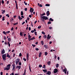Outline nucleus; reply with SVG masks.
<instances>
[{"label": "nucleus", "mask_w": 75, "mask_h": 75, "mask_svg": "<svg viewBox=\"0 0 75 75\" xmlns=\"http://www.w3.org/2000/svg\"><path fill=\"white\" fill-rule=\"evenodd\" d=\"M10 32V31H8L6 32V33H9Z\"/></svg>", "instance_id": "50"}, {"label": "nucleus", "mask_w": 75, "mask_h": 75, "mask_svg": "<svg viewBox=\"0 0 75 75\" xmlns=\"http://www.w3.org/2000/svg\"><path fill=\"white\" fill-rule=\"evenodd\" d=\"M4 40H6V36H4Z\"/></svg>", "instance_id": "44"}, {"label": "nucleus", "mask_w": 75, "mask_h": 75, "mask_svg": "<svg viewBox=\"0 0 75 75\" xmlns=\"http://www.w3.org/2000/svg\"><path fill=\"white\" fill-rule=\"evenodd\" d=\"M28 40L29 41H30V40H31V36H30V35H28Z\"/></svg>", "instance_id": "12"}, {"label": "nucleus", "mask_w": 75, "mask_h": 75, "mask_svg": "<svg viewBox=\"0 0 75 75\" xmlns=\"http://www.w3.org/2000/svg\"><path fill=\"white\" fill-rule=\"evenodd\" d=\"M58 71V70L57 69H55L54 71V73H56Z\"/></svg>", "instance_id": "7"}, {"label": "nucleus", "mask_w": 75, "mask_h": 75, "mask_svg": "<svg viewBox=\"0 0 75 75\" xmlns=\"http://www.w3.org/2000/svg\"><path fill=\"white\" fill-rule=\"evenodd\" d=\"M20 36H23V34L22 32H20Z\"/></svg>", "instance_id": "36"}, {"label": "nucleus", "mask_w": 75, "mask_h": 75, "mask_svg": "<svg viewBox=\"0 0 75 75\" xmlns=\"http://www.w3.org/2000/svg\"><path fill=\"white\" fill-rule=\"evenodd\" d=\"M0 74H1V75H3V72L2 71L1 72Z\"/></svg>", "instance_id": "60"}, {"label": "nucleus", "mask_w": 75, "mask_h": 75, "mask_svg": "<svg viewBox=\"0 0 75 75\" xmlns=\"http://www.w3.org/2000/svg\"><path fill=\"white\" fill-rule=\"evenodd\" d=\"M21 64H22L21 62H19V65H20V66H21Z\"/></svg>", "instance_id": "37"}, {"label": "nucleus", "mask_w": 75, "mask_h": 75, "mask_svg": "<svg viewBox=\"0 0 75 75\" xmlns=\"http://www.w3.org/2000/svg\"><path fill=\"white\" fill-rule=\"evenodd\" d=\"M42 71H43L44 73H46L47 71V69H43L42 70Z\"/></svg>", "instance_id": "16"}, {"label": "nucleus", "mask_w": 75, "mask_h": 75, "mask_svg": "<svg viewBox=\"0 0 75 75\" xmlns=\"http://www.w3.org/2000/svg\"><path fill=\"white\" fill-rule=\"evenodd\" d=\"M50 24H51V22L50 21H49V22H48L47 24L49 25Z\"/></svg>", "instance_id": "31"}, {"label": "nucleus", "mask_w": 75, "mask_h": 75, "mask_svg": "<svg viewBox=\"0 0 75 75\" xmlns=\"http://www.w3.org/2000/svg\"><path fill=\"white\" fill-rule=\"evenodd\" d=\"M31 32L32 33H34V30H31Z\"/></svg>", "instance_id": "56"}, {"label": "nucleus", "mask_w": 75, "mask_h": 75, "mask_svg": "<svg viewBox=\"0 0 75 75\" xmlns=\"http://www.w3.org/2000/svg\"><path fill=\"white\" fill-rule=\"evenodd\" d=\"M11 39H10V38H8V41L9 42H11Z\"/></svg>", "instance_id": "23"}, {"label": "nucleus", "mask_w": 75, "mask_h": 75, "mask_svg": "<svg viewBox=\"0 0 75 75\" xmlns=\"http://www.w3.org/2000/svg\"><path fill=\"white\" fill-rule=\"evenodd\" d=\"M32 46H33V48L35 47L36 46V45H35L32 44Z\"/></svg>", "instance_id": "39"}, {"label": "nucleus", "mask_w": 75, "mask_h": 75, "mask_svg": "<svg viewBox=\"0 0 75 75\" xmlns=\"http://www.w3.org/2000/svg\"><path fill=\"white\" fill-rule=\"evenodd\" d=\"M12 66L13 67L12 70H15L14 69H15V67H16V66H15V63H14V64H12Z\"/></svg>", "instance_id": "11"}, {"label": "nucleus", "mask_w": 75, "mask_h": 75, "mask_svg": "<svg viewBox=\"0 0 75 75\" xmlns=\"http://www.w3.org/2000/svg\"><path fill=\"white\" fill-rule=\"evenodd\" d=\"M45 6H50V4H47L45 5Z\"/></svg>", "instance_id": "35"}, {"label": "nucleus", "mask_w": 75, "mask_h": 75, "mask_svg": "<svg viewBox=\"0 0 75 75\" xmlns=\"http://www.w3.org/2000/svg\"><path fill=\"white\" fill-rule=\"evenodd\" d=\"M35 50H37V51L39 50V49H38V48H36Z\"/></svg>", "instance_id": "53"}, {"label": "nucleus", "mask_w": 75, "mask_h": 75, "mask_svg": "<svg viewBox=\"0 0 75 75\" xmlns=\"http://www.w3.org/2000/svg\"><path fill=\"white\" fill-rule=\"evenodd\" d=\"M41 28V26H38V29H40V28Z\"/></svg>", "instance_id": "43"}, {"label": "nucleus", "mask_w": 75, "mask_h": 75, "mask_svg": "<svg viewBox=\"0 0 75 75\" xmlns=\"http://www.w3.org/2000/svg\"><path fill=\"white\" fill-rule=\"evenodd\" d=\"M28 29L29 30H31V28H30V27H29Z\"/></svg>", "instance_id": "62"}, {"label": "nucleus", "mask_w": 75, "mask_h": 75, "mask_svg": "<svg viewBox=\"0 0 75 75\" xmlns=\"http://www.w3.org/2000/svg\"><path fill=\"white\" fill-rule=\"evenodd\" d=\"M34 39H35V37H33V38H31V40H34Z\"/></svg>", "instance_id": "24"}, {"label": "nucleus", "mask_w": 75, "mask_h": 75, "mask_svg": "<svg viewBox=\"0 0 75 75\" xmlns=\"http://www.w3.org/2000/svg\"><path fill=\"white\" fill-rule=\"evenodd\" d=\"M39 67H42V64H39Z\"/></svg>", "instance_id": "46"}, {"label": "nucleus", "mask_w": 75, "mask_h": 75, "mask_svg": "<svg viewBox=\"0 0 75 75\" xmlns=\"http://www.w3.org/2000/svg\"><path fill=\"white\" fill-rule=\"evenodd\" d=\"M6 56L7 57H8V58H10L11 59V56H10V54H8V53H7Z\"/></svg>", "instance_id": "15"}, {"label": "nucleus", "mask_w": 75, "mask_h": 75, "mask_svg": "<svg viewBox=\"0 0 75 75\" xmlns=\"http://www.w3.org/2000/svg\"><path fill=\"white\" fill-rule=\"evenodd\" d=\"M27 9H27V8H25V11H27Z\"/></svg>", "instance_id": "49"}, {"label": "nucleus", "mask_w": 75, "mask_h": 75, "mask_svg": "<svg viewBox=\"0 0 75 75\" xmlns=\"http://www.w3.org/2000/svg\"><path fill=\"white\" fill-rule=\"evenodd\" d=\"M50 14V13L49 11H47V13H46V15L47 16H49Z\"/></svg>", "instance_id": "9"}, {"label": "nucleus", "mask_w": 75, "mask_h": 75, "mask_svg": "<svg viewBox=\"0 0 75 75\" xmlns=\"http://www.w3.org/2000/svg\"><path fill=\"white\" fill-rule=\"evenodd\" d=\"M16 9H18V5L17 4V2L16 3Z\"/></svg>", "instance_id": "27"}, {"label": "nucleus", "mask_w": 75, "mask_h": 75, "mask_svg": "<svg viewBox=\"0 0 75 75\" xmlns=\"http://www.w3.org/2000/svg\"><path fill=\"white\" fill-rule=\"evenodd\" d=\"M29 57V53H27L26 59H27V61H28V60Z\"/></svg>", "instance_id": "10"}, {"label": "nucleus", "mask_w": 75, "mask_h": 75, "mask_svg": "<svg viewBox=\"0 0 75 75\" xmlns=\"http://www.w3.org/2000/svg\"><path fill=\"white\" fill-rule=\"evenodd\" d=\"M10 66H11V64H8L7 66V67H5L4 68L5 70H9L10 69Z\"/></svg>", "instance_id": "1"}, {"label": "nucleus", "mask_w": 75, "mask_h": 75, "mask_svg": "<svg viewBox=\"0 0 75 75\" xmlns=\"http://www.w3.org/2000/svg\"><path fill=\"white\" fill-rule=\"evenodd\" d=\"M26 69H25L24 70V73L25 75H26Z\"/></svg>", "instance_id": "48"}, {"label": "nucleus", "mask_w": 75, "mask_h": 75, "mask_svg": "<svg viewBox=\"0 0 75 75\" xmlns=\"http://www.w3.org/2000/svg\"><path fill=\"white\" fill-rule=\"evenodd\" d=\"M3 33H4V34L5 35H7L6 32H5V31H3Z\"/></svg>", "instance_id": "41"}, {"label": "nucleus", "mask_w": 75, "mask_h": 75, "mask_svg": "<svg viewBox=\"0 0 75 75\" xmlns=\"http://www.w3.org/2000/svg\"><path fill=\"white\" fill-rule=\"evenodd\" d=\"M41 44L42 45H43L44 44V42H43V40H42V41H41Z\"/></svg>", "instance_id": "30"}, {"label": "nucleus", "mask_w": 75, "mask_h": 75, "mask_svg": "<svg viewBox=\"0 0 75 75\" xmlns=\"http://www.w3.org/2000/svg\"><path fill=\"white\" fill-rule=\"evenodd\" d=\"M21 16L23 15V11H21Z\"/></svg>", "instance_id": "26"}, {"label": "nucleus", "mask_w": 75, "mask_h": 75, "mask_svg": "<svg viewBox=\"0 0 75 75\" xmlns=\"http://www.w3.org/2000/svg\"><path fill=\"white\" fill-rule=\"evenodd\" d=\"M43 38H44V39H46V38H47V35H44L43 36Z\"/></svg>", "instance_id": "32"}, {"label": "nucleus", "mask_w": 75, "mask_h": 75, "mask_svg": "<svg viewBox=\"0 0 75 75\" xmlns=\"http://www.w3.org/2000/svg\"><path fill=\"white\" fill-rule=\"evenodd\" d=\"M51 74V71H48L46 73V74H48L49 75H50Z\"/></svg>", "instance_id": "13"}, {"label": "nucleus", "mask_w": 75, "mask_h": 75, "mask_svg": "<svg viewBox=\"0 0 75 75\" xmlns=\"http://www.w3.org/2000/svg\"><path fill=\"white\" fill-rule=\"evenodd\" d=\"M49 21H54L53 19H52V18H50V19L49 20Z\"/></svg>", "instance_id": "22"}, {"label": "nucleus", "mask_w": 75, "mask_h": 75, "mask_svg": "<svg viewBox=\"0 0 75 75\" xmlns=\"http://www.w3.org/2000/svg\"><path fill=\"white\" fill-rule=\"evenodd\" d=\"M51 38V36H50V35L49 34L47 36V39H50V38Z\"/></svg>", "instance_id": "14"}, {"label": "nucleus", "mask_w": 75, "mask_h": 75, "mask_svg": "<svg viewBox=\"0 0 75 75\" xmlns=\"http://www.w3.org/2000/svg\"><path fill=\"white\" fill-rule=\"evenodd\" d=\"M18 68L19 69H21V66H16V69Z\"/></svg>", "instance_id": "17"}, {"label": "nucleus", "mask_w": 75, "mask_h": 75, "mask_svg": "<svg viewBox=\"0 0 75 75\" xmlns=\"http://www.w3.org/2000/svg\"><path fill=\"white\" fill-rule=\"evenodd\" d=\"M37 32H36V31H35V35L36 36L37 35Z\"/></svg>", "instance_id": "57"}, {"label": "nucleus", "mask_w": 75, "mask_h": 75, "mask_svg": "<svg viewBox=\"0 0 75 75\" xmlns=\"http://www.w3.org/2000/svg\"><path fill=\"white\" fill-rule=\"evenodd\" d=\"M1 2L2 3V4H4V1H3V0H2V1H1Z\"/></svg>", "instance_id": "34"}, {"label": "nucleus", "mask_w": 75, "mask_h": 75, "mask_svg": "<svg viewBox=\"0 0 75 75\" xmlns=\"http://www.w3.org/2000/svg\"><path fill=\"white\" fill-rule=\"evenodd\" d=\"M42 21V22H45L44 19H41Z\"/></svg>", "instance_id": "45"}, {"label": "nucleus", "mask_w": 75, "mask_h": 75, "mask_svg": "<svg viewBox=\"0 0 75 75\" xmlns=\"http://www.w3.org/2000/svg\"><path fill=\"white\" fill-rule=\"evenodd\" d=\"M1 11L2 12V13L3 14H4V13H5V12H6V11H5V10H2Z\"/></svg>", "instance_id": "18"}, {"label": "nucleus", "mask_w": 75, "mask_h": 75, "mask_svg": "<svg viewBox=\"0 0 75 75\" xmlns=\"http://www.w3.org/2000/svg\"><path fill=\"white\" fill-rule=\"evenodd\" d=\"M62 70H63V71H64V73L65 74H66L67 72V68H65L64 69H62Z\"/></svg>", "instance_id": "6"}, {"label": "nucleus", "mask_w": 75, "mask_h": 75, "mask_svg": "<svg viewBox=\"0 0 75 75\" xmlns=\"http://www.w3.org/2000/svg\"><path fill=\"white\" fill-rule=\"evenodd\" d=\"M42 53L41 52H40V53H39V57H40L42 55Z\"/></svg>", "instance_id": "19"}, {"label": "nucleus", "mask_w": 75, "mask_h": 75, "mask_svg": "<svg viewBox=\"0 0 75 75\" xmlns=\"http://www.w3.org/2000/svg\"><path fill=\"white\" fill-rule=\"evenodd\" d=\"M5 53V50L4 49H3L1 52V54H3Z\"/></svg>", "instance_id": "8"}, {"label": "nucleus", "mask_w": 75, "mask_h": 75, "mask_svg": "<svg viewBox=\"0 0 75 75\" xmlns=\"http://www.w3.org/2000/svg\"><path fill=\"white\" fill-rule=\"evenodd\" d=\"M40 7H42V4H40V5H39Z\"/></svg>", "instance_id": "64"}, {"label": "nucleus", "mask_w": 75, "mask_h": 75, "mask_svg": "<svg viewBox=\"0 0 75 75\" xmlns=\"http://www.w3.org/2000/svg\"><path fill=\"white\" fill-rule=\"evenodd\" d=\"M69 73V71H67V73H66L67 74V75H68Z\"/></svg>", "instance_id": "54"}, {"label": "nucleus", "mask_w": 75, "mask_h": 75, "mask_svg": "<svg viewBox=\"0 0 75 75\" xmlns=\"http://www.w3.org/2000/svg\"><path fill=\"white\" fill-rule=\"evenodd\" d=\"M49 29L51 30V29H52V27H50L49 28Z\"/></svg>", "instance_id": "55"}, {"label": "nucleus", "mask_w": 75, "mask_h": 75, "mask_svg": "<svg viewBox=\"0 0 75 75\" xmlns=\"http://www.w3.org/2000/svg\"><path fill=\"white\" fill-rule=\"evenodd\" d=\"M34 11V9H33V8H30V12H31V13L33 12V11Z\"/></svg>", "instance_id": "5"}, {"label": "nucleus", "mask_w": 75, "mask_h": 75, "mask_svg": "<svg viewBox=\"0 0 75 75\" xmlns=\"http://www.w3.org/2000/svg\"><path fill=\"white\" fill-rule=\"evenodd\" d=\"M42 68H44V69H46V66L45 64L43 65V66L42 67Z\"/></svg>", "instance_id": "29"}, {"label": "nucleus", "mask_w": 75, "mask_h": 75, "mask_svg": "<svg viewBox=\"0 0 75 75\" xmlns=\"http://www.w3.org/2000/svg\"><path fill=\"white\" fill-rule=\"evenodd\" d=\"M22 56V54H21V53H20V54H19V56L21 57V56Z\"/></svg>", "instance_id": "52"}, {"label": "nucleus", "mask_w": 75, "mask_h": 75, "mask_svg": "<svg viewBox=\"0 0 75 75\" xmlns=\"http://www.w3.org/2000/svg\"><path fill=\"white\" fill-rule=\"evenodd\" d=\"M20 59H16V64H18V63H19V62H20Z\"/></svg>", "instance_id": "3"}, {"label": "nucleus", "mask_w": 75, "mask_h": 75, "mask_svg": "<svg viewBox=\"0 0 75 75\" xmlns=\"http://www.w3.org/2000/svg\"><path fill=\"white\" fill-rule=\"evenodd\" d=\"M44 47L45 48H47V45H44Z\"/></svg>", "instance_id": "51"}, {"label": "nucleus", "mask_w": 75, "mask_h": 75, "mask_svg": "<svg viewBox=\"0 0 75 75\" xmlns=\"http://www.w3.org/2000/svg\"><path fill=\"white\" fill-rule=\"evenodd\" d=\"M47 64H48V65H50L51 63L49 61V62H47Z\"/></svg>", "instance_id": "20"}, {"label": "nucleus", "mask_w": 75, "mask_h": 75, "mask_svg": "<svg viewBox=\"0 0 75 75\" xmlns=\"http://www.w3.org/2000/svg\"><path fill=\"white\" fill-rule=\"evenodd\" d=\"M23 60H24V61H25V62H26V59H25V57H24V58H23Z\"/></svg>", "instance_id": "42"}, {"label": "nucleus", "mask_w": 75, "mask_h": 75, "mask_svg": "<svg viewBox=\"0 0 75 75\" xmlns=\"http://www.w3.org/2000/svg\"><path fill=\"white\" fill-rule=\"evenodd\" d=\"M7 44L8 45V46H9V47H10V42H9V41L8 42Z\"/></svg>", "instance_id": "21"}, {"label": "nucleus", "mask_w": 75, "mask_h": 75, "mask_svg": "<svg viewBox=\"0 0 75 75\" xmlns=\"http://www.w3.org/2000/svg\"><path fill=\"white\" fill-rule=\"evenodd\" d=\"M3 63H0V66H1V65H3Z\"/></svg>", "instance_id": "58"}, {"label": "nucleus", "mask_w": 75, "mask_h": 75, "mask_svg": "<svg viewBox=\"0 0 75 75\" xmlns=\"http://www.w3.org/2000/svg\"><path fill=\"white\" fill-rule=\"evenodd\" d=\"M2 59L3 60H6V57H7L6 56V54H3L2 56Z\"/></svg>", "instance_id": "2"}, {"label": "nucleus", "mask_w": 75, "mask_h": 75, "mask_svg": "<svg viewBox=\"0 0 75 75\" xmlns=\"http://www.w3.org/2000/svg\"><path fill=\"white\" fill-rule=\"evenodd\" d=\"M6 16L8 17V18H9L10 16L8 14H7V15H6Z\"/></svg>", "instance_id": "40"}, {"label": "nucleus", "mask_w": 75, "mask_h": 75, "mask_svg": "<svg viewBox=\"0 0 75 75\" xmlns=\"http://www.w3.org/2000/svg\"><path fill=\"white\" fill-rule=\"evenodd\" d=\"M5 18L4 16H3L2 20L3 21H5Z\"/></svg>", "instance_id": "33"}, {"label": "nucleus", "mask_w": 75, "mask_h": 75, "mask_svg": "<svg viewBox=\"0 0 75 75\" xmlns=\"http://www.w3.org/2000/svg\"><path fill=\"white\" fill-rule=\"evenodd\" d=\"M27 19L28 21H29V17H28L27 18Z\"/></svg>", "instance_id": "61"}, {"label": "nucleus", "mask_w": 75, "mask_h": 75, "mask_svg": "<svg viewBox=\"0 0 75 75\" xmlns=\"http://www.w3.org/2000/svg\"><path fill=\"white\" fill-rule=\"evenodd\" d=\"M59 66V64H56V67H58Z\"/></svg>", "instance_id": "38"}, {"label": "nucleus", "mask_w": 75, "mask_h": 75, "mask_svg": "<svg viewBox=\"0 0 75 75\" xmlns=\"http://www.w3.org/2000/svg\"><path fill=\"white\" fill-rule=\"evenodd\" d=\"M29 70H30V72H31V66L30 65V64H29Z\"/></svg>", "instance_id": "25"}, {"label": "nucleus", "mask_w": 75, "mask_h": 75, "mask_svg": "<svg viewBox=\"0 0 75 75\" xmlns=\"http://www.w3.org/2000/svg\"><path fill=\"white\" fill-rule=\"evenodd\" d=\"M42 19H44L45 20H47L48 19V18L47 16H44L42 17Z\"/></svg>", "instance_id": "4"}, {"label": "nucleus", "mask_w": 75, "mask_h": 75, "mask_svg": "<svg viewBox=\"0 0 75 75\" xmlns=\"http://www.w3.org/2000/svg\"><path fill=\"white\" fill-rule=\"evenodd\" d=\"M48 54L47 52H45V56H47V54Z\"/></svg>", "instance_id": "28"}, {"label": "nucleus", "mask_w": 75, "mask_h": 75, "mask_svg": "<svg viewBox=\"0 0 75 75\" xmlns=\"http://www.w3.org/2000/svg\"><path fill=\"white\" fill-rule=\"evenodd\" d=\"M18 19L20 20V19H21V17H20V16H18Z\"/></svg>", "instance_id": "63"}, {"label": "nucleus", "mask_w": 75, "mask_h": 75, "mask_svg": "<svg viewBox=\"0 0 75 75\" xmlns=\"http://www.w3.org/2000/svg\"><path fill=\"white\" fill-rule=\"evenodd\" d=\"M42 34H43V35H45V33L44 32H42Z\"/></svg>", "instance_id": "47"}, {"label": "nucleus", "mask_w": 75, "mask_h": 75, "mask_svg": "<svg viewBox=\"0 0 75 75\" xmlns=\"http://www.w3.org/2000/svg\"><path fill=\"white\" fill-rule=\"evenodd\" d=\"M29 18H31L32 17V16L31 15H29Z\"/></svg>", "instance_id": "59"}]
</instances>
